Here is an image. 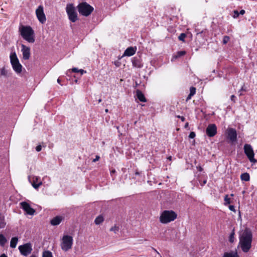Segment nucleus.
<instances>
[{
    "mask_svg": "<svg viewBox=\"0 0 257 257\" xmlns=\"http://www.w3.org/2000/svg\"><path fill=\"white\" fill-rule=\"evenodd\" d=\"M0 73L1 76H3L6 77H8L9 76L8 71L5 69V67H3L0 69Z\"/></svg>",
    "mask_w": 257,
    "mask_h": 257,
    "instance_id": "24",
    "label": "nucleus"
},
{
    "mask_svg": "<svg viewBox=\"0 0 257 257\" xmlns=\"http://www.w3.org/2000/svg\"><path fill=\"white\" fill-rule=\"evenodd\" d=\"M171 157H169L168 158V159H171Z\"/></svg>",
    "mask_w": 257,
    "mask_h": 257,
    "instance_id": "57",
    "label": "nucleus"
},
{
    "mask_svg": "<svg viewBox=\"0 0 257 257\" xmlns=\"http://www.w3.org/2000/svg\"><path fill=\"white\" fill-rule=\"evenodd\" d=\"M135 174H136V175H140V173H139V172H136L135 173Z\"/></svg>",
    "mask_w": 257,
    "mask_h": 257,
    "instance_id": "50",
    "label": "nucleus"
},
{
    "mask_svg": "<svg viewBox=\"0 0 257 257\" xmlns=\"http://www.w3.org/2000/svg\"><path fill=\"white\" fill-rule=\"evenodd\" d=\"M7 241V240L5 236L2 234H0V245L2 246H4Z\"/></svg>",
    "mask_w": 257,
    "mask_h": 257,
    "instance_id": "25",
    "label": "nucleus"
},
{
    "mask_svg": "<svg viewBox=\"0 0 257 257\" xmlns=\"http://www.w3.org/2000/svg\"><path fill=\"white\" fill-rule=\"evenodd\" d=\"M229 39H230V38L228 36H224L223 39V43L224 44H226L229 41Z\"/></svg>",
    "mask_w": 257,
    "mask_h": 257,
    "instance_id": "33",
    "label": "nucleus"
},
{
    "mask_svg": "<svg viewBox=\"0 0 257 257\" xmlns=\"http://www.w3.org/2000/svg\"><path fill=\"white\" fill-rule=\"evenodd\" d=\"M73 237L71 236L68 235H65L62 238V242L61 243V249L67 251L70 249L73 245Z\"/></svg>",
    "mask_w": 257,
    "mask_h": 257,
    "instance_id": "6",
    "label": "nucleus"
},
{
    "mask_svg": "<svg viewBox=\"0 0 257 257\" xmlns=\"http://www.w3.org/2000/svg\"><path fill=\"white\" fill-rule=\"evenodd\" d=\"M75 82L77 83V80H75Z\"/></svg>",
    "mask_w": 257,
    "mask_h": 257,
    "instance_id": "58",
    "label": "nucleus"
},
{
    "mask_svg": "<svg viewBox=\"0 0 257 257\" xmlns=\"http://www.w3.org/2000/svg\"><path fill=\"white\" fill-rule=\"evenodd\" d=\"M78 72H80L81 74L82 75L83 73H86V71L83 69H80L79 70Z\"/></svg>",
    "mask_w": 257,
    "mask_h": 257,
    "instance_id": "43",
    "label": "nucleus"
},
{
    "mask_svg": "<svg viewBox=\"0 0 257 257\" xmlns=\"http://www.w3.org/2000/svg\"><path fill=\"white\" fill-rule=\"evenodd\" d=\"M188 122H186L185 124V127L187 128L188 126Z\"/></svg>",
    "mask_w": 257,
    "mask_h": 257,
    "instance_id": "49",
    "label": "nucleus"
},
{
    "mask_svg": "<svg viewBox=\"0 0 257 257\" xmlns=\"http://www.w3.org/2000/svg\"><path fill=\"white\" fill-rule=\"evenodd\" d=\"M224 201H225L224 204L225 205L230 203V199L228 197V196L227 195L225 196Z\"/></svg>",
    "mask_w": 257,
    "mask_h": 257,
    "instance_id": "30",
    "label": "nucleus"
},
{
    "mask_svg": "<svg viewBox=\"0 0 257 257\" xmlns=\"http://www.w3.org/2000/svg\"><path fill=\"white\" fill-rule=\"evenodd\" d=\"M186 35L185 33H181L178 37V39L180 41H184V39L186 37Z\"/></svg>",
    "mask_w": 257,
    "mask_h": 257,
    "instance_id": "31",
    "label": "nucleus"
},
{
    "mask_svg": "<svg viewBox=\"0 0 257 257\" xmlns=\"http://www.w3.org/2000/svg\"><path fill=\"white\" fill-rule=\"evenodd\" d=\"M19 31L24 40L30 43L35 42L34 31L30 26H21L19 28Z\"/></svg>",
    "mask_w": 257,
    "mask_h": 257,
    "instance_id": "2",
    "label": "nucleus"
},
{
    "mask_svg": "<svg viewBox=\"0 0 257 257\" xmlns=\"http://www.w3.org/2000/svg\"><path fill=\"white\" fill-rule=\"evenodd\" d=\"M18 238L17 237H14L12 238L10 242V246L12 248H15L18 243Z\"/></svg>",
    "mask_w": 257,
    "mask_h": 257,
    "instance_id": "19",
    "label": "nucleus"
},
{
    "mask_svg": "<svg viewBox=\"0 0 257 257\" xmlns=\"http://www.w3.org/2000/svg\"><path fill=\"white\" fill-rule=\"evenodd\" d=\"M36 15L39 21L41 24H44L46 21V18L44 12V8L42 6H39L36 10Z\"/></svg>",
    "mask_w": 257,
    "mask_h": 257,
    "instance_id": "10",
    "label": "nucleus"
},
{
    "mask_svg": "<svg viewBox=\"0 0 257 257\" xmlns=\"http://www.w3.org/2000/svg\"><path fill=\"white\" fill-rule=\"evenodd\" d=\"M42 257H53L52 253L50 251H45L43 253Z\"/></svg>",
    "mask_w": 257,
    "mask_h": 257,
    "instance_id": "26",
    "label": "nucleus"
},
{
    "mask_svg": "<svg viewBox=\"0 0 257 257\" xmlns=\"http://www.w3.org/2000/svg\"><path fill=\"white\" fill-rule=\"evenodd\" d=\"M101 101V99H99L98 100V102H100Z\"/></svg>",
    "mask_w": 257,
    "mask_h": 257,
    "instance_id": "55",
    "label": "nucleus"
},
{
    "mask_svg": "<svg viewBox=\"0 0 257 257\" xmlns=\"http://www.w3.org/2000/svg\"><path fill=\"white\" fill-rule=\"evenodd\" d=\"M22 209L27 213V214L31 215H34L35 210L32 208L29 204L26 202H22L20 203Z\"/></svg>",
    "mask_w": 257,
    "mask_h": 257,
    "instance_id": "13",
    "label": "nucleus"
},
{
    "mask_svg": "<svg viewBox=\"0 0 257 257\" xmlns=\"http://www.w3.org/2000/svg\"><path fill=\"white\" fill-rule=\"evenodd\" d=\"M78 11L82 16H88L93 11V8L86 2H83L77 6Z\"/></svg>",
    "mask_w": 257,
    "mask_h": 257,
    "instance_id": "4",
    "label": "nucleus"
},
{
    "mask_svg": "<svg viewBox=\"0 0 257 257\" xmlns=\"http://www.w3.org/2000/svg\"><path fill=\"white\" fill-rule=\"evenodd\" d=\"M177 214L173 210H164L161 214L160 221L162 223H168L174 220Z\"/></svg>",
    "mask_w": 257,
    "mask_h": 257,
    "instance_id": "3",
    "label": "nucleus"
},
{
    "mask_svg": "<svg viewBox=\"0 0 257 257\" xmlns=\"http://www.w3.org/2000/svg\"><path fill=\"white\" fill-rule=\"evenodd\" d=\"M206 133L209 137H214L217 133V127L215 124H210L206 130Z\"/></svg>",
    "mask_w": 257,
    "mask_h": 257,
    "instance_id": "12",
    "label": "nucleus"
},
{
    "mask_svg": "<svg viewBox=\"0 0 257 257\" xmlns=\"http://www.w3.org/2000/svg\"><path fill=\"white\" fill-rule=\"evenodd\" d=\"M239 95H240V96L242 95V93H241V92H240V93H239Z\"/></svg>",
    "mask_w": 257,
    "mask_h": 257,
    "instance_id": "56",
    "label": "nucleus"
},
{
    "mask_svg": "<svg viewBox=\"0 0 257 257\" xmlns=\"http://www.w3.org/2000/svg\"><path fill=\"white\" fill-rule=\"evenodd\" d=\"M103 221V217L102 215H99L95 218L94 222L96 225H99L101 224Z\"/></svg>",
    "mask_w": 257,
    "mask_h": 257,
    "instance_id": "21",
    "label": "nucleus"
},
{
    "mask_svg": "<svg viewBox=\"0 0 257 257\" xmlns=\"http://www.w3.org/2000/svg\"><path fill=\"white\" fill-rule=\"evenodd\" d=\"M241 91H246L245 88L244 87V85L241 87V89L239 91V92H240Z\"/></svg>",
    "mask_w": 257,
    "mask_h": 257,
    "instance_id": "42",
    "label": "nucleus"
},
{
    "mask_svg": "<svg viewBox=\"0 0 257 257\" xmlns=\"http://www.w3.org/2000/svg\"><path fill=\"white\" fill-rule=\"evenodd\" d=\"M72 71L73 72H78L79 71V70L76 68H73L72 69Z\"/></svg>",
    "mask_w": 257,
    "mask_h": 257,
    "instance_id": "41",
    "label": "nucleus"
},
{
    "mask_svg": "<svg viewBox=\"0 0 257 257\" xmlns=\"http://www.w3.org/2000/svg\"><path fill=\"white\" fill-rule=\"evenodd\" d=\"M192 95H190V94H189L187 97V99H186V101H188L189 100V99H190L192 97Z\"/></svg>",
    "mask_w": 257,
    "mask_h": 257,
    "instance_id": "44",
    "label": "nucleus"
},
{
    "mask_svg": "<svg viewBox=\"0 0 257 257\" xmlns=\"http://www.w3.org/2000/svg\"><path fill=\"white\" fill-rule=\"evenodd\" d=\"M234 229L232 231L231 233L230 234L229 240L230 242H233L234 239Z\"/></svg>",
    "mask_w": 257,
    "mask_h": 257,
    "instance_id": "28",
    "label": "nucleus"
},
{
    "mask_svg": "<svg viewBox=\"0 0 257 257\" xmlns=\"http://www.w3.org/2000/svg\"><path fill=\"white\" fill-rule=\"evenodd\" d=\"M40 178L39 177H34L33 178V182L32 185L33 187L35 189H38L42 184V183L39 180Z\"/></svg>",
    "mask_w": 257,
    "mask_h": 257,
    "instance_id": "16",
    "label": "nucleus"
},
{
    "mask_svg": "<svg viewBox=\"0 0 257 257\" xmlns=\"http://www.w3.org/2000/svg\"><path fill=\"white\" fill-rule=\"evenodd\" d=\"M21 253L24 256H28L32 251V246L30 243H27L19 246Z\"/></svg>",
    "mask_w": 257,
    "mask_h": 257,
    "instance_id": "9",
    "label": "nucleus"
},
{
    "mask_svg": "<svg viewBox=\"0 0 257 257\" xmlns=\"http://www.w3.org/2000/svg\"><path fill=\"white\" fill-rule=\"evenodd\" d=\"M0 257H8L5 254H2Z\"/></svg>",
    "mask_w": 257,
    "mask_h": 257,
    "instance_id": "48",
    "label": "nucleus"
},
{
    "mask_svg": "<svg viewBox=\"0 0 257 257\" xmlns=\"http://www.w3.org/2000/svg\"><path fill=\"white\" fill-rule=\"evenodd\" d=\"M66 11L69 19L71 22L74 23L78 20L77 14L73 4H67Z\"/></svg>",
    "mask_w": 257,
    "mask_h": 257,
    "instance_id": "7",
    "label": "nucleus"
},
{
    "mask_svg": "<svg viewBox=\"0 0 257 257\" xmlns=\"http://www.w3.org/2000/svg\"><path fill=\"white\" fill-rule=\"evenodd\" d=\"M223 257H238L237 252H226L224 254Z\"/></svg>",
    "mask_w": 257,
    "mask_h": 257,
    "instance_id": "23",
    "label": "nucleus"
},
{
    "mask_svg": "<svg viewBox=\"0 0 257 257\" xmlns=\"http://www.w3.org/2000/svg\"><path fill=\"white\" fill-rule=\"evenodd\" d=\"M63 219L64 217L61 216H57L51 220L50 223L54 226L58 225Z\"/></svg>",
    "mask_w": 257,
    "mask_h": 257,
    "instance_id": "15",
    "label": "nucleus"
},
{
    "mask_svg": "<svg viewBox=\"0 0 257 257\" xmlns=\"http://www.w3.org/2000/svg\"><path fill=\"white\" fill-rule=\"evenodd\" d=\"M227 138L231 142H234L237 140V133L234 128H228L227 131Z\"/></svg>",
    "mask_w": 257,
    "mask_h": 257,
    "instance_id": "11",
    "label": "nucleus"
},
{
    "mask_svg": "<svg viewBox=\"0 0 257 257\" xmlns=\"http://www.w3.org/2000/svg\"><path fill=\"white\" fill-rule=\"evenodd\" d=\"M196 92V88L194 87H191L190 88V93L189 94L193 96Z\"/></svg>",
    "mask_w": 257,
    "mask_h": 257,
    "instance_id": "32",
    "label": "nucleus"
},
{
    "mask_svg": "<svg viewBox=\"0 0 257 257\" xmlns=\"http://www.w3.org/2000/svg\"><path fill=\"white\" fill-rule=\"evenodd\" d=\"M136 50V48L130 47L125 50L123 55L126 56H131L135 53Z\"/></svg>",
    "mask_w": 257,
    "mask_h": 257,
    "instance_id": "17",
    "label": "nucleus"
},
{
    "mask_svg": "<svg viewBox=\"0 0 257 257\" xmlns=\"http://www.w3.org/2000/svg\"><path fill=\"white\" fill-rule=\"evenodd\" d=\"M177 117L178 118H180V119L182 121H185V117L184 116H180V115H178L177 116Z\"/></svg>",
    "mask_w": 257,
    "mask_h": 257,
    "instance_id": "39",
    "label": "nucleus"
},
{
    "mask_svg": "<svg viewBox=\"0 0 257 257\" xmlns=\"http://www.w3.org/2000/svg\"><path fill=\"white\" fill-rule=\"evenodd\" d=\"M115 172V171L114 170H112V171H111V173H114Z\"/></svg>",
    "mask_w": 257,
    "mask_h": 257,
    "instance_id": "52",
    "label": "nucleus"
},
{
    "mask_svg": "<svg viewBox=\"0 0 257 257\" xmlns=\"http://www.w3.org/2000/svg\"><path fill=\"white\" fill-rule=\"evenodd\" d=\"M231 196H233V194H231Z\"/></svg>",
    "mask_w": 257,
    "mask_h": 257,
    "instance_id": "59",
    "label": "nucleus"
},
{
    "mask_svg": "<svg viewBox=\"0 0 257 257\" xmlns=\"http://www.w3.org/2000/svg\"><path fill=\"white\" fill-rule=\"evenodd\" d=\"M99 159H100V157L98 155H96L95 156V158L93 159V162H95L98 161L99 160Z\"/></svg>",
    "mask_w": 257,
    "mask_h": 257,
    "instance_id": "38",
    "label": "nucleus"
},
{
    "mask_svg": "<svg viewBox=\"0 0 257 257\" xmlns=\"http://www.w3.org/2000/svg\"><path fill=\"white\" fill-rule=\"evenodd\" d=\"M240 178L242 181H248L249 180L250 177L247 173H244L241 175Z\"/></svg>",
    "mask_w": 257,
    "mask_h": 257,
    "instance_id": "22",
    "label": "nucleus"
},
{
    "mask_svg": "<svg viewBox=\"0 0 257 257\" xmlns=\"http://www.w3.org/2000/svg\"><path fill=\"white\" fill-rule=\"evenodd\" d=\"M233 13H234V15L233 16V17L234 18H237V17H238L239 14L237 11H236V10L234 11Z\"/></svg>",
    "mask_w": 257,
    "mask_h": 257,
    "instance_id": "34",
    "label": "nucleus"
},
{
    "mask_svg": "<svg viewBox=\"0 0 257 257\" xmlns=\"http://www.w3.org/2000/svg\"><path fill=\"white\" fill-rule=\"evenodd\" d=\"M197 169L199 171L201 172L203 170V168L201 166L197 167Z\"/></svg>",
    "mask_w": 257,
    "mask_h": 257,
    "instance_id": "45",
    "label": "nucleus"
},
{
    "mask_svg": "<svg viewBox=\"0 0 257 257\" xmlns=\"http://www.w3.org/2000/svg\"><path fill=\"white\" fill-rule=\"evenodd\" d=\"M42 149V147L41 145H38V146L36 147V150L37 151V152H40Z\"/></svg>",
    "mask_w": 257,
    "mask_h": 257,
    "instance_id": "37",
    "label": "nucleus"
},
{
    "mask_svg": "<svg viewBox=\"0 0 257 257\" xmlns=\"http://www.w3.org/2000/svg\"><path fill=\"white\" fill-rule=\"evenodd\" d=\"M10 61L12 67L17 73H20L22 72V66L20 64L19 60L15 52L11 53L10 54Z\"/></svg>",
    "mask_w": 257,
    "mask_h": 257,
    "instance_id": "5",
    "label": "nucleus"
},
{
    "mask_svg": "<svg viewBox=\"0 0 257 257\" xmlns=\"http://www.w3.org/2000/svg\"><path fill=\"white\" fill-rule=\"evenodd\" d=\"M30 257H36V256L34 255H32Z\"/></svg>",
    "mask_w": 257,
    "mask_h": 257,
    "instance_id": "54",
    "label": "nucleus"
},
{
    "mask_svg": "<svg viewBox=\"0 0 257 257\" xmlns=\"http://www.w3.org/2000/svg\"><path fill=\"white\" fill-rule=\"evenodd\" d=\"M6 225V223L5 221V216L1 213H0V228H4Z\"/></svg>",
    "mask_w": 257,
    "mask_h": 257,
    "instance_id": "20",
    "label": "nucleus"
},
{
    "mask_svg": "<svg viewBox=\"0 0 257 257\" xmlns=\"http://www.w3.org/2000/svg\"><path fill=\"white\" fill-rule=\"evenodd\" d=\"M136 95H137V98L140 101L144 102L147 101V99L145 98L144 94L140 90H139V89L137 90V91H136Z\"/></svg>",
    "mask_w": 257,
    "mask_h": 257,
    "instance_id": "18",
    "label": "nucleus"
},
{
    "mask_svg": "<svg viewBox=\"0 0 257 257\" xmlns=\"http://www.w3.org/2000/svg\"><path fill=\"white\" fill-rule=\"evenodd\" d=\"M206 182H207V181H206V180H204V181H203V183H202V184H201V186H203L204 185H205V184L206 183Z\"/></svg>",
    "mask_w": 257,
    "mask_h": 257,
    "instance_id": "47",
    "label": "nucleus"
},
{
    "mask_svg": "<svg viewBox=\"0 0 257 257\" xmlns=\"http://www.w3.org/2000/svg\"><path fill=\"white\" fill-rule=\"evenodd\" d=\"M185 54H186V52L185 51H179L177 53V54L175 56V57L176 58H178V57H181V56L184 55Z\"/></svg>",
    "mask_w": 257,
    "mask_h": 257,
    "instance_id": "29",
    "label": "nucleus"
},
{
    "mask_svg": "<svg viewBox=\"0 0 257 257\" xmlns=\"http://www.w3.org/2000/svg\"><path fill=\"white\" fill-rule=\"evenodd\" d=\"M243 149L244 153L248 160L251 162H256V160L254 158V153L251 145L249 144H245Z\"/></svg>",
    "mask_w": 257,
    "mask_h": 257,
    "instance_id": "8",
    "label": "nucleus"
},
{
    "mask_svg": "<svg viewBox=\"0 0 257 257\" xmlns=\"http://www.w3.org/2000/svg\"><path fill=\"white\" fill-rule=\"evenodd\" d=\"M235 95H232L231 96V97H230L231 100V101H233V102H235Z\"/></svg>",
    "mask_w": 257,
    "mask_h": 257,
    "instance_id": "40",
    "label": "nucleus"
},
{
    "mask_svg": "<svg viewBox=\"0 0 257 257\" xmlns=\"http://www.w3.org/2000/svg\"><path fill=\"white\" fill-rule=\"evenodd\" d=\"M23 58L24 60H28L30 57V48L24 44L21 45Z\"/></svg>",
    "mask_w": 257,
    "mask_h": 257,
    "instance_id": "14",
    "label": "nucleus"
},
{
    "mask_svg": "<svg viewBox=\"0 0 257 257\" xmlns=\"http://www.w3.org/2000/svg\"><path fill=\"white\" fill-rule=\"evenodd\" d=\"M229 209L232 211H233V212H235L236 210L235 209V207L233 205H229Z\"/></svg>",
    "mask_w": 257,
    "mask_h": 257,
    "instance_id": "36",
    "label": "nucleus"
},
{
    "mask_svg": "<svg viewBox=\"0 0 257 257\" xmlns=\"http://www.w3.org/2000/svg\"><path fill=\"white\" fill-rule=\"evenodd\" d=\"M110 231H113L115 233H116L118 232V231H119V227L118 226H117V225H115L114 226L111 227L110 228Z\"/></svg>",
    "mask_w": 257,
    "mask_h": 257,
    "instance_id": "27",
    "label": "nucleus"
},
{
    "mask_svg": "<svg viewBox=\"0 0 257 257\" xmlns=\"http://www.w3.org/2000/svg\"><path fill=\"white\" fill-rule=\"evenodd\" d=\"M57 82H58V83H60V79L59 78H58V79H57Z\"/></svg>",
    "mask_w": 257,
    "mask_h": 257,
    "instance_id": "51",
    "label": "nucleus"
},
{
    "mask_svg": "<svg viewBox=\"0 0 257 257\" xmlns=\"http://www.w3.org/2000/svg\"><path fill=\"white\" fill-rule=\"evenodd\" d=\"M244 13H245V11H244V10H241L240 11V12L239 13V14L242 15H243V14H244Z\"/></svg>",
    "mask_w": 257,
    "mask_h": 257,
    "instance_id": "46",
    "label": "nucleus"
},
{
    "mask_svg": "<svg viewBox=\"0 0 257 257\" xmlns=\"http://www.w3.org/2000/svg\"><path fill=\"white\" fill-rule=\"evenodd\" d=\"M196 134L194 132H191L189 136V138L193 139L195 137Z\"/></svg>",
    "mask_w": 257,
    "mask_h": 257,
    "instance_id": "35",
    "label": "nucleus"
},
{
    "mask_svg": "<svg viewBox=\"0 0 257 257\" xmlns=\"http://www.w3.org/2000/svg\"><path fill=\"white\" fill-rule=\"evenodd\" d=\"M239 245L244 252L249 251L251 247L252 241V234L250 229L245 228L241 231L239 236Z\"/></svg>",
    "mask_w": 257,
    "mask_h": 257,
    "instance_id": "1",
    "label": "nucleus"
},
{
    "mask_svg": "<svg viewBox=\"0 0 257 257\" xmlns=\"http://www.w3.org/2000/svg\"><path fill=\"white\" fill-rule=\"evenodd\" d=\"M105 111L106 112H107L108 111V109H106L105 110Z\"/></svg>",
    "mask_w": 257,
    "mask_h": 257,
    "instance_id": "53",
    "label": "nucleus"
}]
</instances>
